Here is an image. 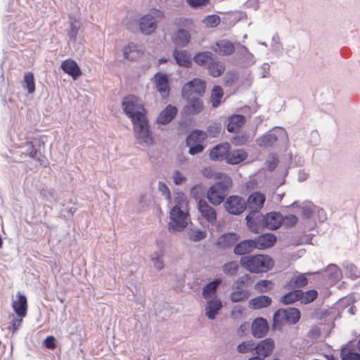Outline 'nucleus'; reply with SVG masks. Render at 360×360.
Instances as JSON below:
<instances>
[{
  "label": "nucleus",
  "instance_id": "nucleus-58",
  "mask_svg": "<svg viewBox=\"0 0 360 360\" xmlns=\"http://www.w3.org/2000/svg\"><path fill=\"white\" fill-rule=\"evenodd\" d=\"M271 49L274 51H281L283 45L280 42L279 37L277 34H274L271 39Z\"/></svg>",
  "mask_w": 360,
  "mask_h": 360
},
{
  "label": "nucleus",
  "instance_id": "nucleus-31",
  "mask_svg": "<svg viewBox=\"0 0 360 360\" xmlns=\"http://www.w3.org/2000/svg\"><path fill=\"white\" fill-rule=\"evenodd\" d=\"M25 152L24 153L29 155L30 158L37 160L40 165H44V157L41 156V153L39 152L34 147L32 141H27L25 143Z\"/></svg>",
  "mask_w": 360,
  "mask_h": 360
},
{
  "label": "nucleus",
  "instance_id": "nucleus-52",
  "mask_svg": "<svg viewBox=\"0 0 360 360\" xmlns=\"http://www.w3.org/2000/svg\"><path fill=\"white\" fill-rule=\"evenodd\" d=\"M12 316L13 319L11 321L10 325L8 326V330L11 331L12 333H15L22 325V318H16L13 315H12Z\"/></svg>",
  "mask_w": 360,
  "mask_h": 360
},
{
  "label": "nucleus",
  "instance_id": "nucleus-10",
  "mask_svg": "<svg viewBox=\"0 0 360 360\" xmlns=\"http://www.w3.org/2000/svg\"><path fill=\"white\" fill-rule=\"evenodd\" d=\"M224 207L229 214L239 215L247 208V202L240 196L231 195L225 201Z\"/></svg>",
  "mask_w": 360,
  "mask_h": 360
},
{
  "label": "nucleus",
  "instance_id": "nucleus-7",
  "mask_svg": "<svg viewBox=\"0 0 360 360\" xmlns=\"http://www.w3.org/2000/svg\"><path fill=\"white\" fill-rule=\"evenodd\" d=\"M231 184V179L226 176L224 181L212 185L207 193L209 201L214 205H220L224 200L226 191Z\"/></svg>",
  "mask_w": 360,
  "mask_h": 360
},
{
  "label": "nucleus",
  "instance_id": "nucleus-35",
  "mask_svg": "<svg viewBox=\"0 0 360 360\" xmlns=\"http://www.w3.org/2000/svg\"><path fill=\"white\" fill-rule=\"evenodd\" d=\"M237 53L246 64L252 65L255 63L256 59L255 56L249 51L246 46L238 44L237 47Z\"/></svg>",
  "mask_w": 360,
  "mask_h": 360
},
{
  "label": "nucleus",
  "instance_id": "nucleus-47",
  "mask_svg": "<svg viewBox=\"0 0 360 360\" xmlns=\"http://www.w3.org/2000/svg\"><path fill=\"white\" fill-rule=\"evenodd\" d=\"M255 342L253 340L243 341L237 346V351L241 354H245L255 351Z\"/></svg>",
  "mask_w": 360,
  "mask_h": 360
},
{
  "label": "nucleus",
  "instance_id": "nucleus-5",
  "mask_svg": "<svg viewBox=\"0 0 360 360\" xmlns=\"http://www.w3.org/2000/svg\"><path fill=\"white\" fill-rule=\"evenodd\" d=\"M300 319V311L294 307L279 309L274 314L273 328L281 330L285 324H295Z\"/></svg>",
  "mask_w": 360,
  "mask_h": 360
},
{
  "label": "nucleus",
  "instance_id": "nucleus-46",
  "mask_svg": "<svg viewBox=\"0 0 360 360\" xmlns=\"http://www.w3.org/2000/svg\"><path fill=\"white\" fill-rule=\"evenodd\" d=\"M163 256L164 250H160L155 252L151 257L154 266L158 270H161L164 267Z\"/></svg>",
  "mask_w": 360,
  "mask_h": 360
},
{
  "label": "nucleus",
  "instance_id": "nucleus-60",
  "mask_svg": "<svg viewBox=\"0 0 360 360\" xmlns=\"http://www.w3.org/2000/svg\"><path fill=\"white\" fill-rule=\"evenodd\" d=\"M159 191L162 193V194L167 199H171L170 191L168 186L163 182H159L158 185Z\"/></svg>",
  "mask_w": 360,
  "mask_h": 360
},
{
  "label": "nucleus",
  "instance_id": "nucleus-54",
  "mask_svg": "<svg viewBox=\"0 0 360 360\" xmlns=\"http://www.w3.org/2000/svg\"><path fill=\"white\" fill-rule=\"evenodd\" d=\"M298 219L295 214H288L283 217L282 224L287 227L290 228L294 226L297 223Z\"/></svg>",
  "mask_w": 360,
  "mask_h": 360
},
{
  "label": "nucleus",
  "instance_id": "nucleus-22",
  "mask_svg": "<svg viewBox=\"0 0 360 360\" xmlns=\"http://www.w3.org/2000/svg\"><path fill=\"white\" fill-rule=\"evenodd\" d=\"M255 249H266L272 247L276 241V237L273 233H264L254 239Z\"/></svg>",
  "mask_w": 360,
  "mask_h": 360
},
{
  "label": "nucleus",
  "instance_id": "nucleus-23",
  "mask_svg": "<svg viewBox=\"0 0 360 360\" xmlns=\"http://www.w3.org/2000/svg\"><path fill=\"white\" fill-rule=\"evenodd\" d=\"M255 245L253 240H243L236 244L233 252L240 256L250 254L255 249Z\"/></svg>",
  "mask_w": 360,
  "mask_h": 360
},
{
  "label": "nucleus",
  "instance_id": "nucleus-51",
  "mask_svg": "<svg viewBox=\"0 0 360 360\" xmlns=\"http://www.w3.org/2000/svg\"><path fill=\"white\" fill-rule=\"evenodd\" d=\"M317 297V292L315 290H310L303 292V295L300 296V300L304 303L313 302Z\"/></svg>",
  "mask_w": 360,
  "mask_h": 360
},
{
  "label": "nucleus",
  "instance_id": "nucleus-42",
  "mask_svg": "<svg viewBox=\"0 0 360 360\" xmlns=\"http://www.w3.org/2000/svg\"><path fill=\"white\" fill-rule=\"evenodd\" d=\"M239 269V264L236 261H231L222 266L223 272L229 276L236 275Z\"/></svg>",
  "mask_w": 360,
  "mask_h": 360
},
{
  "label": "nucleus",
  "instance_id": "nucleus-49",
  "mask_svg": "<svg viewBox=\"0 0 360 360\" xmlns=\"http://www.w3.org/2000/svg\"><path fill=\"white\" fill-rule=\"evenodd\" d=\"M207 236V233L205 231L200 229H191L188 232V238L194 242H198Z\"/></svg>",
  "mask_w": 360,
  "mask_h": 360
},
{
  "label": "nucleus",
  "instance_id": "nucleus-15",
  "mask_svg": "<svg viewBox=\"0 0 360 360\" xmlns=\"http://www.w3.org/2000/svg\"><path fill=\"white\" fill-rule=\"evenodd\" d=\"M240 236L238 233L229 232L221 235L216 243V245L220 249L226 250L236 245Z\"/></svg>",
  "mask_w": 360,
  "mask_h": 360
},
{
  "label": "nucleus",
  "instance_id": "nucleus-55",
  "mask_svg": "<svg viewBox=\"0 0 360 360\" xmlns=\"http://www.w3.org/2000/svg\"><path fill=\"white\" fill-rule=\"evenodd\" d=\"M221 124L219 123H214L210 125L207 128L208 136L212 138L217 137L221 133Z\"/></svg>",
  "mask_w": 360,
  "mask_h": 360
},
{
  "label": "nucleus",
  "instance_id": "nucleus-56",
  "mask_svg": "<svg viewBox=\"0 0 360 360\" xmlns=\"http://www.w3.org/2000/svg\"><path fill=\"white\" fill-rule=\"evenodd\" d=\"M248 139L247 134H238L231 139V143L235 146L244 145Z\"/></svg>",
  "mask_w": 360,
  "mask_h": 360
},
{
  "label": "nucleus",
  "instance_id": "nucleus-59",
  "mask_svg": "<svg viewBox=\"0 0 360 360\" xmlns=\"http://www.w3.org/2000/svg\"><path fill=\"white\" fill-rule=\"evenodd\" d=\"M43 345L48 349H55L56 348V340L52 335L48 336L44 340Z\"/></svg>",
  "mask_w": 360,
  "mask_h": 360
},
{
  "label": "nucleus",
  "instance_id": "nucleus-40",
  "mask_svg": "<svg viewBox=\"0 0 360 360\" xmlns=\"http://www.w3.org/2000/svg\"><path fill=\"white\" fill-rule=\"evenodd\" d=\"M22 86L30 94L35 91V82L33 73L28 72L25 74Z\"/></svg>",
  "mask_w": 360,
  "mask_h": 360
},
{
  "label": "nucleus",
  "instance_id": "nucleus-11",
  "mask_svg": "<svg viewBox=\"0 0 360 360\" xmlns=\"http://www.w3.org/2000/svg\"><path fill=\"white\" fill-rule=\"evenodd\" d=\"M266 200L265 195L260 192L252 193L248 198L247 207L250 210L249 214H254L255 217H257Z\"/></svg>",
  "mask_w": 360,
  "mask_h": 360
},
{
  "label": "nucleus",
  "instance_id": "nucleus-2",
  "mask_svg": "<svg viewBox=\"0 0 360 360\" xmlns=\"http://www.w3.org/2000/svg\"><path fill=\"white\" fill-rule=\"evenodd\" d=\"M247 226L249 229L255 233H259L262 228H266L269 230H276L282 225L283 216L277 212H271L263 214H257V217H254V214H248L246 217Z\"/></svg>",
  "mask_w": 360,
  "mask_h": 360
},
{
  "label": "nucleus",
  "instance_id": "nucleus-32",
  "mask_svg": "<svg viewBox=\"0 0 360 360\" xmlns=\"http://www.w3.org/2000/svg\"><path fill=\"white\" fill-rule=\"evenodd\" d=\"M209 74L213 77H220L225 71L224 63L212 59L207 66Z\"/></svg>",
  "mask_w": 360,
  "mask_h": 360
},
{
  "label": "nucleus",
  "instance_id": "nucleus-6",
  "mask_svg": "<svg viewBox=\"0 0 360 360\" xmlns=\"http://www.w3.org/2000/svg\"><path fill=\"white\" fill-rule=\"evenodd\" d=\"M165 18L163 11L153 8L148 14L144 15L139 19V28L145 35H150L155 32L158 23Z\"/></svg>",
  "mask_w": 360,
  "mask_h": 360
},
{
  "label": "nucleus",
  "instance_id": "nucleus-39",
  "mask_svg": "<svg viewBox=\"0 0 360 360\" xmlns=\"http://www.w3.org/2000/svg\"><path fill=\"white\" fill-rule=\"evenodd\" d=\"M302 295V290H296L284 295L281 298V302L285 304H292L295 301L300 300V296Z\"/></svg>",
  "mask_w": 360,
  "mask_h": 360
},
{
  "label": "nucleus",
  "instance_id": "nucleus-1",
  "mask_svg": "<svg viewBox=\"0 0 360 360\" xmlns=\"http://www.w3.org/2000/svg\"><path fill=\"white\" fill-rule=\"evenodd\" d=\"M122 108L125 115L131 119L139 143L151 145L153 139L149 131L146 110L143 101L134 95H128L123 98Z\"/></svg>",
  "mask_w": 360,
  "mask_h": 360
},
{
  "label": "nucleus",
  "instance_id": "nucleus-50",
  "mask_svg": "<svg viewBox=\"0 0 360 360\" xmlns=\"http://www.w3.org/2000/svg\"><path fill=\"white\" fill-rule=\"evenodd\" d=\"M326 272L330 279H338L340 276V270L336 264H329Z\"/></svg>",
  "mask_w": 360,
  "mask_h": 360
},
{
  "label": "nucleus",
  "instance_id": "nucleus-19",
  "mask_svg": "<svg viewBox=\"0 0 360 360\" xmlns=\"http://www.w3.org/2000/svg\"><path fill=\"white\" fill-rule=\"evenodd\" d=\"M177 114V108L172 105H168L159 114L156 122L160 124H167L170 123Z\"/></svg>",
  "mask_w": 360,
  "mask_h": 360
},
{
  "label": "nucleus",
  "instance_id": "nucleus-37",
  "mask_svg": "<svg viewBox=\"0 0 360 360\" xmlns=\"http://www.w3.org/2000/svg\"><path fill=\"white\" fill-rule=\"evenodd\" d=\"M213 54L210 51H203L196 53L193 57L194 62L200 66H207L213 59Z\"/></svg>",
  "mask_w": 360,
  "mask_h": 360
},
{
  "label": "nucleus",
  "instance_id": "nucleus-63",
  "mask_svg": "<svg viewBox=\"0 0 360 360\" xmlns=\"http://www.w3.org/2000/svg\"><path fill=\"white\" fill-rule=\"evenodd\" d=\"M174 182L176 185H180L186 181L185 176L179 171H175L173 174Z\"/></svg>",
  "mask_w": 360,
  "mask_h": 360
},
{
  "label": "nucleus",
  "instance_id": "nucleus-27",
  "mask_svg": "<svg viewBox=\"0 0 360 360\" xmlns=\"http://www.w3.org/2000/svg\"><path fill=\"white\" fill-rule=\"evenodd\" d=\"M190 39V33L184 29L178 30L172 35V41L177 46H186L189 43Z\"/></svg>",
  "mask_w": 360,
  "mask_h": 360
},
{
  "label": "nucleus",
  "instance_id": "nucleus-43",
  "mask_svg": "<svg viewBox=\"0 0 360 360\" xmlns=\"http://www.w3.org/2000/svg\"><path fill=\"white\" fill-rule=\"evenodd\" d=\"M18 19L15 14H10L4 19L5 27L8 28V32L12 34L17 30Z\"/></svg>",
  "mask_w": 360,
  "mask_h": 360
},
{
  "label": "nucleus",
  "instance_id": "nucleus-38",
  "mask_svg": "<svg viewBox=\"0 0 360 360\" xmlns=\"http://www.w3.org/2000/svg\"><path fill=\"white\" fill-rule=\"evenodd\" d=\"M224 96V91L220 86H214L210 96V101L214 108L219 105L221 98Z\"/></svg>",
  "mask_w": 360,
  "mask_h": 360
},
{
  "label": "nucleus",
  "instance_id": "nucleus-25",
  "mask_svg": "<svg viewBox=\"0 0 360 360\" xmlns=\"http://www.w3.org/2000/svg\"><path fill=\"white\" fill-rule=\"evenodd\" d=\"M213 50L219 55L229 56L234 52L235 46L231 41L227 39H222L215 44Z\"/></svg>",
  "mask_w": 360,
  "mask_h": 360
},
{
  "label": "nucleus",
  "instance_id": "nucleus-48",
  "mask_svg": "<svg viewBox=\"0 0 360 360\" xmlns=\"http://www.w3.org/2000/svg\"><path fill=\"white\" fill-rule=\"evenodd\" d=\"M316 209L317 207L310 202L303 203L302 207V217L305 219H310L316 212Z\"/></svg>",
  "mask_w": 360,
  "mask_h": 360
},
{
  "label": "nucleus",
  "instance_id": "nucleus-62",
  "mask_svg": "<svg viewBox=\"0 0 360 360\" xmlns=\"http://www.w3.org/2000/svg\"><path fill=\"white\" fill-rule=\"evenodd\" d=\"M278 160L276 157L269 158L266 162V166L269 171H273L278 165Z\"/></svg>",
  "mask_w": 360,
  "mask_h": 360
},
{
  "label": "nucleus",
  "instance_id": "nucleus-4",
  "mask_svg": "<svg viewBox=\"0 0 360 360\" xmlns=\"http://www.w3.org/2000/svg\"><path fill=\"white\" fill-rule=\"evenodd\" d=\"M240 264L248 271L258 274L267 272L274 266V262L268 255H257L242 257Z\"/></svg>",
  "mask_w": 360,
  "mask_h": 360
},
{
  "label": "nucleus",
  "instance_id": "nucleus-9",
  "mask_svg": "<svg viewBox=\"0 0 360 360\" xmlns=\"http://www.w3.org/2000/svg\"><path fill=\"white\" fill-rule=\"evenodd\" d=\"M205 88L206 84L204 81L195 78L183 86L182 96L184 98H190L191 97L200 98L204 94Z\"/></svg>",
  "mask_w": 360,
  "mask_h": 360
},
{
  "label": "nucleus",
  "instance_id": "nucleus-41",
  "mask_svg": "<svg viewBox=\"0 0 360 360\" xmlns=\"http://www.w3.org/2000/svg\"><path fill=\"white\" fill-rule=\"evenodd\" d=\"M82 26L81 22L76 19H72L70 21V28L68 32V37L70 41H75L77 37L78 32Z\"/></svg>",
  "mask_w": 360,
  "mask_h": 360
},
{
  "label": "nucleus",
  "instance_id": "nucleus-13",
  "mask_svg": "<svg viewBox=\"0 0 360 360\" xmlns=\"http://www.w3.org/2000/svg\"><path fill=\"white\" fill-rule=\"evenodd\" d=\"M274 348V342L271 338H266L260 341L259 343L255 342V352L257 356L264 360L266 357L271 355Z\"/></svg>",
  "mask_w": 360,
  "mask_h": 360
},
{
  "label": "nucleus",
  "instance_id": "nucleus-21",
  "mask_svg": "<svg viewBox=\"0 0 360 360\" xmlns=\"http://www.w3.org/2000/svg\"><path fill=\"white\" fill-rule=\"evenodd\" d=\"M269 330V325L263 318L256 319L252 324V334L255 338L264 337Z\"/></svg>",
  "mask_w": 360,
  "mask_h": 360
},
{
  "label": "nucleus",
  "instance_id": "nucleus-16",
  "mask_svg": "<svg viewBox=\"0 0 360 360\" xmlns=\"http://www.w3.org/2000/svg\"><path fill=\"white\" fill-rule=\"evenodd\" d=\"M230 144L228 143H222L217 144L210 150V158L212 160H226L228 153L230 150Z\"/></svg>",
  "mask_w": 360,
  "mask_h": 360
},
{
  "label": "nucleus",
  "instance_id": "nucleus-26",
  "mask_svg": "<svg viewBox=\"0 0 360 360\" xmlns=\"http://www.w3.org/2000/svg\"><path fill=\"white\" fill-rule=\"evenodd\" d=\"M172 55L178 65L184 68H189L191 65V56L187 51L175 49Z\"/></svg>",
  "mask_w": 360,
  "mask_h": 360
},
{
  "label": "nucleus",
  "instance_id": "nucleus-64",
  "mask_svg": "<svg viewBox=\"0 0 360 360\" xmlns=\"http://www.w3.org/2000/svg\"><path fill=\"white\" fill-rule=\"evenodd\" d=\"M342 360H360V354L356 352H349L342 356Z\"/></svg>",
  "mask_w": 360,
  "mask_h": 360
},
{
  "label": "nucleus",
  "instance_id": "nucleus-53",
  "mask_svg": "<svg viewBox=\"0 0 360 360\" xmlns=\"http://www.w3.org/2000/svg\"><path fill=\"white\" fill-rule=\"evenodd\" d=\"M207 27H214L219 25L220 18L217 15L206 16L202 21Z\"/></svg>",
  "mask_w": 360,
  "mask_h": 360
},
{
  "label": "nucleus",
  "instance_id": "nucleus-61",
  "mask_svg": "<svg viewBox=\"0 0 360 360\" xmlns=\"http://www.w3.org/2000/svg\"><path fill=\"white\" fill-rule=\"evenodd\" d=\"M202 132L200 130H195L186 139V144L188 146L193 141L200 139Z\"/></svg>",
  "mask_w": 360,
  "mask_h": 360
},
{
  "label": "nucleus",
  "instance_id": "nucleus-12",
  "mask_svg": "<svg viewBox=\"0 0 360 360\" xmlns=\"http://www.w3.org/2000/svg\"><path fill=\"white\" fill-rule=\"evenodd\" d=\"M155 88L163 98L169 96L170 88L169 79L167 75L162 72H157L155 76Z\"/></svg>",
  "mask_w": 360,
  "mask_h": 360
},
{
  "label": "nucleus",
  "instance_id": "nucleus-33",
  "mask_svg": "<svg viewBox=\"0 0 360 360\" xmlns=\"http://www.w3.org/2000/svg\"><path fill=\"white\" fill-rule=\"evenodd\" d=\"M271 298L266 295H260L252 299L249 302V306L254 309H259L266 307L271 304Z\"/></svg>",
  "mask_w": 360,
  "mask_h": 360
},
{
  "label": "nucleus",
  "instance_id": "nucleus-44",
  "mask_svg": "<svg viewBox=\"0 0 360 360\" xmlns=\"http://www.w3.org/2000/svg\"><path fill=\"white\" fill-rule=\"evenodd\" d=\"M274 288V284L271 281L262 280L257 282L255 285V289L260 293L266 292Z\"/></svg>",
  "mask_w": 360,
  "mask_h": 360
},
{
  "label": "nucleus",
  "instance_id": "nucleus-28",
  "mask_svg": "<svg viewBox=\"0 0 360 360\" xmlns=\"http://www.w3.org/2000/svg\"><path fill=\"white\" fill-rule=\"evenodd\" d=\"M248 157V153L242 149L229 151L226 162L229 165H237L243 162Z\"/></svg>",
  "mask_w": 360,
  "mask_h": 360
},
{
  "label": "nucleus",
  "instance_id": "nucleus-14",
  "mask_svg": "<svg viewBox=\"0 0 360 360\" xmlns=\"http://www.w3.org/2000/svg\"><path fill=\"white\" fill-rule=\"evenodd\" d=\"M198 210L201 216L212 225L216 224L217 212L205 200H200L198 203Z\"/></svg>",
  "mask_w": 360,
  "mask_h": 360
},
{
  "label": "nucleus",
  "instance_id": "nucleus-24",
  "mask_svg": "<svg viewBox=\"0 0 360 360\" xmlns=\"http://www.w3.org/2000/svg\"><path fill=\"white\" fill-rule=\"evenodd\" d=\"M65 73L71 76L74 79L79 77L82 72L77 63L71 59L64 60L60 65Z\"/></svg>",
  "mask_w": 360,
  "mask_h": 360
},
{
  "label": "nucleus",
  "instance_id": "nucleus-30",
  "mask_svg": "<svg viewBox=\"0 0 360 360\" xmlns=\"http://www.w3.org/2000/svg\"><path fill=\"white\" fill-rule=\"evenodd\" d=\"M245 118L242 115H233L229 119L227 131L233 133L239 129L245 123Z\"/></svg>",
  "mask_w": 360,
  "mask_h": 360
},
{
  "label": "nucleus",
  "instance_id": "nucleus-20",
  "mask_svg": "<svg viewBox=\"0 0 360 360\" xmlns=\"http://www.w3.org/2000/svg\"><path fill=\"white\" fill-rule=\"evenodd\" d=\"M221 307L222 303L217 297L209 299L205 305V315L209 319L213 320L215 319Z\"/></svg>",
  "mask_w": 360,
  "mask_h": 360
},
{
  "label": "nucleus",
  "instance_id": "nucleus-17",
  "mask_svg": "<svg viewBox=\"0 0 360 360\" xmlns=\"http://www.w3.org/2000/svg\"><path fill=\"white\" fill-rule=\"evenodd\" d=\"M185 99L188 102L184 108L186 114L198 115L203 110L204 103L200 98L191 97L190 98Z\"/></svg>",
  "mask_w": 360,
  "mask_h": 360
},
{
  "label": "nucleus",
  "instance_id": "nucleus-18",
  "mask_svg": "<svg viewBox=\"0 0 360 360\" xmlns=\"http://www.w3.org/2000/svg\"><path fill=\"white\" fill-rule=\"evenodd\" d=\"M17 300L13 301L12 307L18 317L23 318L27 315V297L20 292L17 293Z\"/></svg>",
  "mask_w": 360,
  "mask_h": 360
},
{
  "label": "nucleus",
  "instance_id": "nucleus-8",
  "mask_svg": "<svg viewBox=\"0 0 360 360\" xmlns=\"http://www.w3.org/2000/svg\"><path fill=\"white\" fill-rule=\"evenodd\" d=\"M288 135L285 130L281 127L274 128L257 139V143L262 148L272 147L278 141H285Z\"/></svg>",
  "mask_w": 360,
  "mask_h": 360
},
{
  "label": "nucleus",
  "instance_id": "nucleus-36",
  "mask_svg": "<svg viewBox=\"0 0 360 360\" xmlns=\"http://www.w3.org/2000/svg\"><path fill=\"white\" fill-rule=\"evenodd\" d=\"M123 54L126 59L134 60L141 56V51L138 45L134 43H129L123 49Z\"/></svg>",
  "mask_w": 360,
  "mask_h": 360
},
{
  "label": "nucleus",
  "instance_id": "nucleus-45",
  "mask_svg": "<svg viewBox=\"0 0 360 360\" xmlns=\"http://www.w3.org/2000/svg\"><path fill=\"white\" fill-rule=\"evenodd\" d=\"M250 297L249 290L237 291L233 290L230 295V300L233 302H239L248 300Z\"/></svg>",
  "mask_w": 360,
  "mask_h": 360
},
{
  "label": "nucleus",
  "instance_id": "nucleus-29",
  "mask_svg": "<svg viewBox=\"0 0 360 360\" xmlns=\"http://www.w3.org/2000/svg\"><path fill=\"white\" fill-rule=\"evenodd\" d=\"M220 278H215L206 284L202 289V296L205 299H212L216 296L218 286L221 284Z\"/></svg>",
  "mask_w": 360,
  "mask_h": 360
},
{
  "label": "nucleus",
  "instance_id": "nucleus-57",
  "mask_svg": "<svg viewBox=\"0 0 360 360\" xmlns=\"http://www.w3.org/2000/svg\"><path fill=\"white\" fill-rule=\"evenodd\" d=\"M292 282L296 288H302L307 284L308 280L304 274H300L294 277Z\"/></svg>",
  "mask_w": 360,
  "mask_h": 360
},
{
  "label": "nucleus",
  "instance_id": "nucleus-3",
  "mask_svg": "<svg viewBox=\"0 0 360 360\" xmlns=\"http://www.w3.org/2000/svg\"><path fill=\"white\" fill-rule=\"evenodd\" d=\"M188 201L184 194L175 199V205L170 211V221L168 224L169 231L179 232L188 225Z\"/></svg>",
  "mask_w": 360,
  "mask_h": 360
},
{
  "label": "nucleus",
  "instance_id": "nucleus-34",
  "mask_svg": "<svg viewBox=\"0 0 360 360\" xmlns=\"http://www.w3.org/2000/svg\"><path fill=\"white\" fill-rule=\"evenodd\" d=\"M252 280L248 274L238 278L233 284V290L242 291L249 290L248 288L252 284Z\"/></svg>",
  "mask_w": 360,
  "mask_h": 360
}]
</instances>
